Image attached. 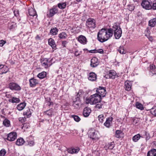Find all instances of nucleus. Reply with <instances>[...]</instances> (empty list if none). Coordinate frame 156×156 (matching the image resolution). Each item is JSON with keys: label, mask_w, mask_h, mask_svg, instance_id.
Segmentation results:
<instances>
[{"label": "nucleus", "mask_w": 156, "mask_h": 156, "mask_svg": "<svg viewBox=\"0 0 156 156\" xmlns=\"http://www.w3.org/2000/svg\"><path fill=\"white\" fill-rule=\"evenodd\" d=\"M112 28H102L98 33L97 38L101 42H105L112 37Z\"/></svg>", "instance_id": "1"}, {"label": "nucleus", "mask_w": 156, "mask_h": 156, "mask_svg": "<svg viewBox=\"0 0 156 156\" xmlns=\"http://www.w3.org/2000/svg\"><path fill=\"white\" fill-rule=\"evenodd\" d=\"M102 98L98 96L97 94H94L91 95L89 98H87L86 102L87 104L91 105L95 104L101 101Z\"/></svg>", "instance_id": "2"}, {"label": "nucleus", "mask_w": 156, "mask_h": 156, "mask_svg": "<svg viewBox=\"0 0 156 156\" xmlns=\"http://www.w3.org/2000/svg\"><path fill=\"white\" fill-rule=\"evenodd\" d=\"M88 135L90 138L94 141L99 139L100 134L98 131L94 128H90L88 131Z\"/></svg>", "instance_id": "3"}, {"label": "nucleus", "mask_w": 156, "mask_h": 156, "mask_svg": "<svg viewBox=\"0 0 156 156\" xmlns=\"http://www.w3.org/2000/svg\"><path fill=\"white\" fill-rule=\"evenodd\" d=\"M112 33L114 32V35L116 39H119L121 36L122 31L119 26L116 24H115L112 28Z\"/></svg>", "instance_id": "4"}, {"label": "nucleus", "mask_w": 156, "mask_h": 156, "mask_svg": "<svg viewBox=\"0 0 156 156\" xmlns=\"http://www.w3.org/2000/svg\"><path fill=\"white\" fill-rule=\"evenodd\" d=\"M86 25L89 28L93 29L96 26L95 20L91 18H89L86 21Z\"/></svg>", "instance_id": "5"}, {"label": "nucleus", "mask_w": 156, "mask_h": 156, "mask_svg": "<svg viewBox=\"0 0 156 156\" xmlns=\"http://www.w3.org/2000/svg\"><path fill=\"white\" fill-rule=\"evenodd\" d=\"M106 93V90L105 88L101 87H99L96 90V93L98 96L101 97H104L105 96Z\"/></svg>", "instance_id": "6"}, {"label": "nucleus", "mask_w": 156, "mask_h": 156, "mask_svg": "<svg viewBox=\"0 0 156 156\" xmlns=\"http://www.w3.org/2000/svg\"><path fill=\"white\" fill-rule=\"evenodd\" d=\"M17 134L16 132H12L7 135V139L10 141H13L16 138Z\"/></svg>", "instance_id": "7"}, {"label": "nucleus", "mask_w": 156, "mask_h": 156, "mask_svg": "<svg viewBox=\"0 0 156 156\" xmlns=\"http://www.w3.org/2000/svg\"><path fill=\"white\" fill-rule=\"evenodd\" d=\"M141 5L143 8L149 10L152 8V6L150 2L146 0H143Z\"/></svg>", "instance_id": "8"}, {"label": "nucleus", "mask_w": 156, "mask_h": 156, "mask_svg": "<svg viewBox=\"0 0 156 156\" xmlns=\"http://www.w3.org/2000/svg\"><path fill=\"white\" fill-rule=\"evenodd\" d=\"M41 62L42 66H44L45 68H48L51 65V61H49L48 59L47 58L41 59Z\"/></svg>", "instance_id": "9"}, {"label": "nucleus", "mask_w": 156, "mask_h": 156, "mask_svg": "<svg viewBox=\"0 0 156 156\" xmlns=\"http://www.w3.org/2000/svg\"><path fill=\"white\" fill-rule=\"evenodd\" d=\"M9 87L12 90H20L21 89V87L19 85L13 82L10 83L9 85Z\"/></svg>", "instance_id": "10"}, {"label": "nucleus", "mask_w": 156, "mask_h": 156, "mask_svg": "<svg viewBox=\"0 0 156 156\" xmlns=\"http://www.w3.org/2000/svg\"><path fill=\"white\" fill-rule=\"evenodd\" d=\"M78 95L79 96H80L79 93H78L77 96L75 98L76 100L75 101V100H74L73 101V105L75 108H78L79 106L81 105V103L80 101V99L79 97L78 96Z\"/></svg>", "instance_id": "11"}, {"label": "nucleus", "mask_w": 156, "mask_h": 156, "mask_svg": "<svg viewBox=\"0 0 156 156\" xmlns=\"http://www.w3.org/2000/svg\"><path fill=\"white\" fill-rule=\"evenodd\" d=\"M116 75V73L115 71L113 70H111L107 73V74L105 76L106 78H109L114 79H115Z\"/></svg>", "instance_id": "12"}, {"label": "nucleus", "mask_w": 156, "mask_h": 156, "mask_svg": "<svg viewBox=\"0 0 156 156\" xmlns=\"http://www.w3.org/2000/svg\"><path fill=\"white\" fill-rule=\"evenodd\" d=\"M67 151L69 153L73 154L77 153L80 151V148L78 147H72L68 149Z\"/></svg>", "instance_id": "13"}, {"label": "nucleus", "mask_w": 156, "mask_h": 156, "mask_svg": "<svg viewBox=\"0 0 156 156\" xmlns=\"http://www.w3.org/2000/svg\"><path fill=\"white\" fill-rule=\"evenodd\" d=\"M8 71L9 69L6 66L2 65H0V74L6 73Z\"/></svg>", "instance_id": "14"}, {"label": "nucleus", "mask_w": 156, "mask_h": 156, "mask_svg": "<svg viewBox=\"0 0 156 156\" xmlns=\"http://www.w3.org/2000/svg\"><path fill=\"white\" fill-rule=\"evenodd\" d=\"M98 62L97 58H93L91 60L90 66L92 67H95L98 65Z\"/></svg>", "instance_id": "15"}, {"label": "nucleus", "mask_w": 156, "mask_h": 156, "mask_svg": "<svg viewBox=\"0 0 156 156\" xmlns=\"http://www.w3.org/2000/svg\"><path fill=\"white\" fill-rule=\"evenodd\" d=\"M88 79L91 81H95L97 79V75L94 73L91 72L89 74Z\"/></svg>", "instance_id": "16"}, {"label": "nucleus", "mask_w": 156, "mask_h": 156, "mask_svg": "<svg viewBox=\"0 0 156 156\" xmlns=\"http://www.w3.org/2000/svg\"><path fill=\"white\" fill-rule=\"evenodd\" d=\"M38 82L37 80L32 78L29 80L30 86L31 87H34L38 83Z\"/></svg>", "instance_id": "17"}, {"label": "nucleus", "mask_w": 156, "mask_h": 156, "mask_svg": "<svg viewBox=\"0 0 156 156\" xmlns=\"http://www.w3.org/2000/svg\"><path fill=\"white\" fill-rule=\"evenodd\" d=\"M91 112V109L88 107H86L84 108L83 114L84 117H87Z\"/></svg>", "instance_id": "18"}, {"label": "nucleus", "mask_w": 156, "mask_h": 156, "mask_svg": "<svg viewBox=\"0 0 156 156\" xmlns=\"http://www.w3.org/2000/svg\"><path fill=\"white\" fill-rule=\"evenodd\" d=\"M132 83L129 81H126L125 82V88L127 91L130 90L131 88Z\"/></svg>", "instance_id": "19"}, {"label": "nucleus", "mask_w": 156, "mask_h": 156, "mask_svg": "<svg viewBox=\"0 0 156 156\" xmlns=\"http://www.w3.org/2000/svg\"><path fill=\"white\" fill-rule=\"evenodd\" d=\"M78 40L79 42L83 44H86L87 42L86 38L85 36L82 35L79 36Z\"/></svg>", "instance_id": "20"}, {"label": "nucleus", "mask_w": 156, "mask_h": 156, "mask_svg": "<svg viewBox=\"0 0 156 156\" xmlns=\"http://www.w3.org/2000/svg\"><path fill=\"white\" fill-rule=\"evenodd\" d=\"M26 105V103L25 102L21 103L17 105L16 108L19 111H21L24 108Z\"/></svg>", "instance_id": "21"}, {"label": "nucleus", "mask_w": 156, "mask_h": 156, "mask_svg": "<svg viewBox=\"0 0 156 156\" xmlns=\"http://www.w3.org/2000/svg\"><path fill=\"white\" fill-rule=\"evenodd\" d=\"M29 15L31 16H36L37 13L36 11L33 8L31 7L28 9Z\"/></svg>", "instance_id": "22"}, {"label": "nucleus", "mask_w": 156, "mask_h": 156, "mask_svg": "<svg viewBox=\"0 0 156 156\" xmlns=\"http://www.w3.org/2000/svg\"><path fill=\"white\" fill-rule=\"evenodd\" d=\"M112 119V118H107L106 119L105 122L104 123V125L106 127H109L110 126V124Z\"/></svg>", "instance_id": "23"}, {"label": "nucleus", "mask_w": 156, "mask_h": 156, "mask_svg": "<svg viewBox=\"0 0 156 156\" xmlns=\"http://www.w3.org/2000/svg\"><path fill=\"white\" fill-rule=\"evenodd\" d=\"M147 156H156V149H151L147 152Z\"/></svg>", "instance_id": "24"}, {"label": "nucleus", "mask_w": 156, "mask_h": 156, "mask_svg": "<svg viewBox=\"0 0 156 156\" xmlns=\"http://www.w3.org/2000/svg\"><path fill=\"white\" fill-rule=\"evenodd\" d=\"M123 133L120 130H117L115 131V136L118 138H120L123 137Z\"/></svg>", "instance_id": "25"}, {"label": "nucleus", "mask_w": 156, "mask_h": 156, "mask_svg": "<svg viewBox=\"0 0 156 156\" xmlns=\"http://www.w3.org/2000/svg\"><path fill=\"white\" fill-rule=\"evenodd\" d=\"M48 44L50 45L53 49L56 48V45L54 40L52 38H50L48 40Z\"/></svg>", "instance_id": "26"}, {"label": "nucleus", "mask_w": 156, "mask_h": 156, "mask_svg": "<svg viewBox=\"0 0 156 156\" xmlns=\"http://www.w3.org/2000/svg\"><path fill=\"white\" fill-rule=\"evenodd\" d=\"M156 23V19L153 18L149 21L148 25L151 27H154Z\"/></svg>", "instance_id": "27"}, {"label": "nucleus", "mask_w": 156, "mask_h": 156, "mask_svg": "<svg viewBox=\"0 0 156 156\" xmlns=\"http://www.w3.org/2000/svg\"><path fill=\"white\" fill-rule=\"evenodd\" d=\"M58 10L57 9L53 8L51 9L49 11V16L52 17L55 14L57 13Z\"/></svg>", "instance_id": "28"}, {"label": "nucleus", "mask_w": 156, "mask_h": 156, "mask_svg": "<svg viewBox=\"0 0 156 156\" xmlns=\"http://www.w3.org/2000/svg\"><path fill=\"white\" fill-rule=\"evenodd\" d=\"M24 143V141L23 138H18L16 142V144L18 146H21L23 145Z\"/></svg>", "instance_id": "29"}, {"label": "nucleus", "mask_w": 156, "mask_h": 156, "mask_svg": "<svg viewBox=\"0 0 156 156\" xmlns=\"http://www.w3.org/2000/svg\"><path fill=\"white\" fill-rule=\"evenodd\" d=\"M9 101L12 103H18L19 102L20 100L19 98L12 97L9 99Z\"/></svg>", "instance_id": "30"}, {"label": "nucleus", "mask_w": 156, "mask_h": 156, "mask_svg": "<svg viewBox=\"0 0 156 156\" xmlns=\"http://www.w3.org/2000/svg\"><path fill=\"white\" fill-rule=\"evenodd\" d=\"M47 75L46 72L43 71L39 73L37 75V77L40 79H42L45 78Z\"/></svg>", "instance_id": "31"}, {"label": "nucleus", "mask_w": 156, "mask_h": 156, "mask_svg": "<svg viewBox=\"0 0 156 156\" xmlns=\"http://www.w3.org/2000/svg\"><path fill=\"white\" fill-rule=\"evenodd\" d=\"M66 2H60L58 4V7L62 9H63L66 8Z\"/></svg>", "instance_id": "32"}, {"label": "nucleus", "mask_w": 156, "mask_h": 156, "mask_svg": "<svg viewBox=\"0 0 156 156\" xmlns=\"http://www.w3.org/2000/svg\"><path fill=\"white\" fill-rule=\"evenodd\" d=\"M58 29L56 28L51 29L50 31V34L53 35H56L58 32Z\"/></svg>", "instance_id": "33"}, {"label": "nucleus", "mask_w": 156, "mask_h": 156, "mask_svg": "<svg viewBox=\"0 0 156 156\" xmlns=\"http://www.w3.org/2000/svg\"><path fill=\"white\" fill-rule=\"evenodd\" d=\"M90 53H99L100 54H102L103 53V50L102 49H98V50H90L89 51Z\"/></svg>", "instance_id": "34"}, {"label": "nucleus", "mask_w": 156, "mask_h": 156, "mask_svg": "<svg viewBox=\"0 0 156 156\" xmlns=\"http://www.w3.org/2000/svg\"><path fill=\"white\" fill-rule=\"evenodd\" d=\"M32 112L30 109H27L23 112V115L31 116Z\"/></svg>", "instance_id": "35"}, {"label": "nucleus", "mask_w": 156, "mask_h": 156, "mask_svg": "<svg viewBox=\"0 0 156 156\" xmlns=\"http://www.w3.org/2000/svg\"><path fill=\"white\" fill-rule=\"evenodd\" d=\"M16 26V23L14 22H11L9 23V27L10 30H13Z\"/></svg>", "instance_id": "36"}, {"label": "nucleus", "mask_w": 156, "mask_h": 156, "mask_svg": "<svg viewBox=\"0 0 156 156\" xmlns=\"http://www.w3.org/2000/svg\"><path fill=\"white\" fill-rule=\"evenodd\" d=\"M45 116H51L52 115V109H49L47 111L44 113Z\"/></svg>", "instance_id": "37"}, {"label": "nucleus", "mask_w": 156, "mask_h": 156, "mask_svg": "<svg viewBox=\"0 0 156 156\" xmlns=\"http://www.w3.org/2000/svg\"><path fill=\"white\" fill-rule=\"evenodd\" d=\"M67 37V35L65 32H62L58 35V37L60 39H65Z\"/></svg>", "instance_id": "38"}, {"label": "nucleus", "mask_w": 156, "mask_h": 156, "mask_svg": "<svg viewBox=\"0 0 156 156\" xmlns=\"http://www.w3.org/2000/svg\"><path fill=\"white\" fill-rule=\"evenodd\" d=\"M3 124L6 127H9L10 125V122L9 120L5 119L3 121Z\"/></svg>", "instance_id": "39"}, {"label": "nucleus", "mask_w": 156, "mask_h": 156, "mask_svg": "<svg viewBox=\"0 0 156 156\" xmlns=\"http://www.w3.org/2000/svg\"><path fill=\"white\" fill-rule=\"evenodd\" d=\"M140 134H138L133 136V137L132 139L133 141L136 142L140 139Z\"/></svg>", "instance_id": "40"}, {"label": "nucleus", "mask_w": 156, "mask_h": 156, "mask_svg": "<svg viewBox=\"0 0 156 156\" xmlns=\"http://www.w3.org/2000/svg\"><path fill=\"white\" fill-rule=\"evenodd\" d=\"M136 108L140 110H142L144 109L143 105L140 103L136 102Z\"/></svg>", "instance_id": "41"}, {"label": "nucleus", "mask_w": 156, "mask_h": 156, "mask_svg": "<svg viewBox=\"0 0 156 156\" xmlns=\"http://www.w3.org/2000/svg\"><path fill=\"white\" fill-rule=\"evenodd\" d=\"M118 51L121 54H125L126 53V51H124L123 48L122 47H120L118 49Z\"/></svg>", "instance_id": "42"}, {"label": "nucleus", "mask_w": 156, "mask_h": 156, "mask_svg": "<svg viewBox=\"0 0 156 156\" xmlns=\"http://www.w3.org/2000/svg\"><path fill=\"white\" fill-rule=\"evenodd\" d=\"M6 153L5 150L4 149H2L0 151V156H4Z\"/></svg>", "instance_id": "43"}, {"label": "nucleus", "mask_w": 156, "mask_h": 156, "mask_svg": "<svg viewBox=\"0 0 156 156\" xmlns=\"http://www.w3.org/2000/svg\"><path fill=\"white\" fill-rule=\"evenodd\" d=\"M100 102H98L96 105L95 107L96 108L100 109L102 108L103 104Z\"/></svg>", "instance_id": "44"}, {"label": "nucleus", "mask_w": 156, "mask_h": 156, "mask_svg": "<svg viewBox=\"0 0 156 156\" xmlns=\"http://www.w3.org/2000/svg\"><path fill=\"white\" fill-rule=\"evenodd\" d=\"M114 144L113 142H111L109 144L108 148L109 149H112L114 147Z\"/></svg>", "instance_id": "45"}, {"label": "nucleus", "mask_w": 156, "mask_h": 156, "mask_svg": "<svg viewBox=\"0 0 156 156\" xmlns=\"http://www.w3.org/2000/svg\"><path fill=\"white\" fill-rule=\"evenodd\" d=\"M19 122L23 123L26 121V118H19Z\"/></svg>", "instance_id": "46"}, {"label": "nucleus", "mask_w": 156, "mask_h": 156, "mask_svg": "<svg viewBox=\"0 0 156 156\" xmlns=\"http://www.w3.org/2000/svg\"><path fill=\"white\" fill-rule=\"evenodd\" d=\"M152 8L154 10L156 9V0H154L153 1V4L152 6Z\"/></svg>", "instance_id": "47"}, {"label": "nucleus", "mask_w": 156, "mask_h": 156, "mask_svg": "<svg viewBox=\"0 0 156 156\" xmlns=\"http://www.w3.org/2000/svg\"><path fill=\"white\" fill-rule=\"evenodd\" d=\"M6 43L5 41L3 40L0 41V46L2 47Z\"/></svg>", "instance_id": "48"}, {"label": "nucleus", "mask_w": 156, "mask_h": 156, "mask_svg": "<svg viewBox=\"0 0 156 156\" xmlns=\"http://www.w3.org/2000/svg\"><path fill=\"white\" fill-rule=\"evenodd\" d=\"M68 43V42L66 41H64L62 42V46L63 47H66V45Z\"/></svg>", "instance_id": "49"}, {"label": "nucleus", "mask_w": 156, "mask_h": 156, "mask_svg": "<svg viewBox=\"0 0 156 156\" xmlns=\"http://www.w3.org/2000/svg\"><path fill=\"white\" fill-rule=\"evenodd\" d=\"M34 144V143L33 141H29L28 143V145L30 146H32Z\"/></svg>", "instance_id": "50"}, {"label": "nucleus", "mask_w": 156, "mask_h": 156, "mask_svg": "<svg viewBox=\"0 0 156 156\" xmlns=\"http://www.w3.org/2000/svg\"><path fill=\"white\" fill-rule=\"evenodd\" d=\"M81 52L82 51H80L79 53H78V51L77 50H76L75 51V55L76 56H78L81 54Z\"/></svg>", "instance_id": "51"}, {"label": "nucleus", "mask_w": 156, "mask_h": 156, "mask_svg": "<svg viewBox=\"0 0 156 156\" xmlns=\"http://www.w3.org/2000/svg\"><path fill=\"white\" fill-rule=\"evenodd\" d=\"M150 68L151 69L153 70L155 69V66L153 64H151L150 66Z\"/></svg>", "instance_id": "52"}, {"label": "nucleus", "mask_w": 156, "mask_h": 156, "mask_svg": "<svg viewBox=\"0 0 156 156\" xmlns=\"http://www.w3.org/2000/svg\"><path fill=\"white\" fill-rule=\"evenodd\" d=\"M74 120L76 122H78L80 120V118H73Z\"/></svg>", "instance_id": "53"}, {"label": "nucleus", "mask_w": 156, "mask_h": 156, "mask_svg": "<svg viewBox=\"0 0 156 156\" xmlns=\"http://www.w3.org/2000/svg\"><path fill=\"white\" fill-rule=\"evenodd\" d=\"M145 135L146 136V140H148L150 138V136L148 133H146Z\"/></svg>", "instance_id": "54"}, {"label": "nucleus", "mask_w": 156, "mask_h": 156, "mask_svg": "<svg viewBox=\"0 0 156 156\" xmlns=\"http://www.w3.org/2000/svg\"><path fill=\"white\" fill-rule=\"evenodd\" d=\"M149 40H150V41H152V37L151 36H149V37H148Z\"/></svg>", "instance_id": "55"}, {"label": "nucleus", "mask_w": 156, "mask_h": 156, "mask_svg": "<svg viewBox=\"0 0 156 156\" xmlns=\"http://www.w3.org/2000/svg\"><path fill=\"white\" fill-rule=\"evenodd\" d=\"M53 103L49 101L48 102V106H50L51 105H52Z\"/></svg>", "instance_id": "56"}, {"label": "nucleus", "mask_w": 156, "mask_h": 156, "mask_svg": "<svg viewBox=\"0 0 156 156\" xmlns=\"http://www.w3.org/2000/svg\"><path fill=\"white\" fill-rule=\"evenodd\" d=\"M71 117H79V116L77 115H71Z\"/></svg>", "instance_id": "57"}, {"label": "nucleus", "mask_w": 156, "mask_h": 156, "mask_svg": "<svg viewBox=\"0 0 156 156\" xmlns=\"http://www.w3.org/2000/svg\"><path fill=\"white\" fill-rule=\"evenodd\" d=\"M36 38L37 39H40V37L38 35H37V36L36 37Z\"/></svg>", "instance_id": "58"}, {"label": "nucleus", "mask_w": 156, "mask_h": 156, "mask_svg": "<svg viewBox=\"0 0 156 156\" xmlns=\"http://www.w3.org/2000/svg\"><path fill=\"white\" fill-rule=\"evenodd\" d=\"M98 117H104V115H99Z\"/></svg>", "instance_id": "59"}, {"label": "nucleus", "mask_w": 156, "mask_h": 156, "mask_svg": "<svg viewBox=\"0 0 156 156\" xmlns=\"http://www.w3.org/2000/svg\"><path fill=\"white\" fill-rule=\"evenodd\" d=\"M81 0H76V1L77 2H80Z\"/></svg>", "instance_id": "60"}, {"label": "nucleus", "mask_w": 156, "mask_h": 156, "mask_svg": "<svg viewBox=\"0 0 156 156\" xmlns=\"http://www.w3.org/2000/svg\"><path fill=\"white\" fill-rule=\"evenodd\" d=\"M87 50V49H86V48L83 49V50H84V51H85V50Z\"/></svg>", "instance_id": "61"}, {"label": "nucleus", "mask_w": 156, "mask_h": 156, "mask_svg": "<svg viewBox=\"0 0 156 156\" xmlns=\"http://www.w3.org/2000/svg\"><path fill=\"white\" fill-rule=\"evenodd\" d=\"M134 9V8L133 7L132 9L133 10Z\"/></svg>", "instance_id": "62"}]
</instances>
